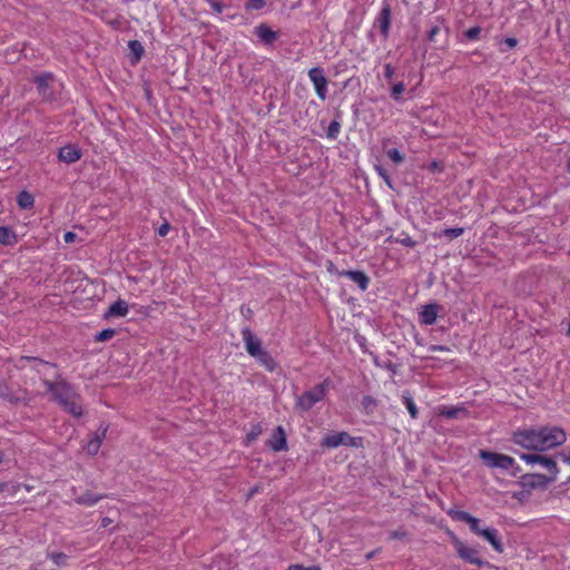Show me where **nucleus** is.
Instances as JSON below:
<instances>
[{
	"label": "nucleus",
	"mask_w": 570,
	"mask_h": 570,
	"mask_svg": "<svg viewBox=\"0 0 570 570\" xmlns=\"http://www.w3.org/2000/svg\"><path fill=\"white\" fill-rule=\"evenodd\" d=\"M262 433V426L256 424L252 428L250 432L247 434V441L252 442L257 439V436Z\"/></svg>",
	"instance_id": "obj_46"
},
{
	"label": "nucleus",
	"mask_w": 570,
	"mask_h": 570,
	"mask_svg": "<svg viewBox=\"0 0 570 570\" xmlns=\"http://www.w3.org/2000/svg\"><path fill=\"white\" fill-rule=\"evenodd\" d=\"M362 406L366 414H372L377 406V401L371 395H365L362 399Z\"/></svg>",
	"instance_id": "obj_30"
},
{
	"label": "nucleus",
	"mask_w": 570,
	"mask_h": 570,
	"mask_svg": "<svg viewBox=\"0 0 570 570\" xmlns=\"http://www.w3.org/2000/svg\"><path fill=\"white\" fill-rule=\"evenodd\" d=\"M127 313H128L127 302L119 298L109 306L108 311L105 314V317L108 318L110 316H126Z\"/></svg>",
	"instance_id": "obj_21"
},
{
	"label": "nucleus",
	"mask_w": 570,
	"mask_h": 570,
	"mask_svg": "<svg viewBox=\"0 0 570 570\" xmlns=\"http://www.w3.org/2000/svg\"><path fill=\"white\" fill-rule=\"evenodd\" d=\"M111 523H112V520L110 518H108V517H105V518L101 519L100 527L101 528H107Z\"/></svg>",
	"instance_id": "obj_57"
},
{
	"label": "nucleus",
	"mask_w": 570,
	"mask_h": 570,
	"mask_svg": "<svg viewBox=\"0 0 570 570\" xmlns=\"http://www.w3.org/2000/svg\"><path fill=\"white\" fill-rule=\"evenodd\" d=\"M208 2V4L210 6V8L216 12V13H222L223 12V9H224V4L218 1V0H206Z\"/></svg>",
	"instance_id": "obj_49"
},
{
	"label": "nucleus",
	"mask_w": 570,
	"mask_h": 570,
	"mask_svg": "<svg viewBox=\"0 0 570 570\" xmlns=\"http://www.w3.org/2000/svg\"><path fill=\"white\" fill-rule=\"evenodd\" d=\"M104 498H105L104 494H94L92 492L87 491L83 494L77 497L75 499V501L78 504L91 507V505H95L98 501H100Z\"/></svg>",
	"instance_id": "obj_25"
},
{
	"label": "nucleus",
	"mask_w": 570,
	"mask_h": 570,
	"mask_svg": "<svg viewBox=\"0 0 570 570\" xmlns=\"http://www.w3.org/2000/svg\"><path fill=\"white\" fill-rule=\"evenodd\" d=\"M390 539L410 541V532L406 529L401 527V528L390 532Z\"/></svg>",
	"instance_id": "obj_33"
},
{
	"label": "nucleus",
	"mask_w": 570,
	"mask_h": 570,
	"mask_svg": "<svg viewBox=\"0 0 570 570\" xmlns=\"http://www.w3.org/2000/svg\"><path fill=\"white\" fill-rule=\"evenodd\" d=\"M22 360L33 363L32 367L41 376L47 375V373L45 371L46 368H56V366H57L55 363H50V362L43 361L41 358L35 357V356H24V357H22Z\"/></svg>",
	"instance_id": "obj_22"
},
{
	"label": "nucleus",
	"mask_w": 570,
	"mask_h": 570,
	"mask_svg": "<svg viewBox=\"0 0 570 570\" xmlns=\"http://www.w3.org/2000/svg\"><path fill=\"white\" fill-rule=\"evenodd\" d=\"M48 558L57 566H65L68 560V556L63 552H49Z\"/></svg>",
	"instance_id": "obj_34"
},
{
	"label": "nucleus",
	"mask_w": 570,
	"mask_h": 570,
	"mask_svg": "<svg viewBox=\"0 0 570 570\" xmlns=\"http://www.w3.org/2000/svg\"><path fill=\"white\" fill-rule=\"evenodd\" d=\"M340 131H341V122L337 119H334L331 121V124L327 128L326 136L330 139H336Z\"/></svg>",
	"instance_id": "obj_32"
},
{
	"label": "nucleus",
	"mask_w": 570,
	"mask_h": 570,
	"mask_svg": "<svg viewBox=\"0 0 570 570\" xmlns=\"http://www.w3.org/2000/svg\"><path fill=\"white\" fill-rule=\"evenodd\" d=\"M308 78L312 81L315 92L321 100L327 98V85L328 79L325 77L324 69L322 67H313L308 70Z\"/></svg>",
	"instance_id": "obj_9"
},
{
	"label": "nucleus",
	"mask_w": 570,
	"mask_h": 570,
	"mask_svg": "<svg viewBox=\"0 0 570 570\" xmlns=\"http://www.w3.org/2000/svg\"><path fill=\"white\" fill-rule=\"evenodd\" d=\"M170 229V224L168 222H165L163 225L159 226L157 234L161 237L167 236Z\"/></svg>",
	"instance_id": "obj_51"
},
{
	"label": "nucleus",
	"mask_w": 570,
	"mask_h": 570,
	"mask_svg": "<svg viewBox=\"0 0 570 570\" xmlns=\"http://www.w3.org/2000/svg\"><path fill=\"white\" fill-rule=\"evenodd\" d=\"M464 233L462 227L445 228L441 235L448 237L450 240L460 237Z\"/></svg>",
	"instance_id": "obj_36"
},
{
	"label": "nucleus",
	"mask_w": 570,
	"mask_h": 570,
	"mask_svg": "<svg viewBox=\"0 0 570 570\" xmlns=\"http://www.w3.org/2000/svg\"><path fill=\"white\" fill-rule=\"evenodd\" d=\"M402 401L405 407L407 409L412 419H417L419 410L413 401L412 394L409 391H404L402 394Z\"/></svg>",
	"instance_id": "obj_29"
},
{
	"label": "nucleus",
	"mask_w": 570,
	"mask_h": 570,
	"mask_svg": "<svg viewBox=\"0 0 570 570\" xmlns=\"http://www.w3.org/2000/svg\"><path fill=\"white\" fill-rule=\"evenodd\" d=\"M454 520H458V521H462V522H469L470 519L473 517L471 515L469 512L466 511H462V510H456V511H451L449 513Z\"/></svg>",
	"instance_id": "obj_38"
},
{
	"label": "nucleus",
	"mask_w": 570,
	"mask_h": 570,
	"mask_svg": "<svg viewBox=\"0 0 570 570\" xmlns=\"http://www.w3.org/2000/svg\"><path fill=\"white\" fill-rule=\"evenodd\" d=\"M57 381L52 382L42 377V383L47 387V391L52 394L53 401H56L60 406L66 402L78 397V393L75 387L68 383L67 381L61 379L60 374L56 375Z\"/></svg>",
	"instance_id": "obj_2"
},
{
	"label": "nucleus",
	"mask_w": 570,
	"mask_h": 570,
	"mask_svg": "<svg viewBox=\"0 0 570 570\" xmlns=\"http://www.w3.org/2000/svg\"><path fill=\"white\" fill-rule=\"evenodd\" d=\"M452 543L455 548L458 557L464 560L465 562L475 564L478 567H483L488 564V562L480 557V551L476 548L466 546L455 535L452 537Z\"/></svg>",
	"instance_id": "obj_4"
},
{
	"label": "nucleus",
	"mask_w": 570,
	"mask_h": 570,
	"mask_svg": "<svg viewBox=\"0 0 570 570\" xmlns=\"http://www.w3.org/2000/svg\"><path fill=\"white\" fill-rule=\"evenodd\" d=\"M479 455L483 460L484 464L491 469L498 468L502 470H509L513 468L515 463L514 459L510 455L491 452L488 450H481Z\"/></svg>",
	"instance_id": "obj_6"
},
{
	"label": "nucleus",
	"mask_w": 570,
	"mask_h": 570,
	"mask_svg": "<svg viewBox=\"0 0 570 570\" xmlns=\"http://www.w3.org/2000/svg\"><path fill=\"white\" fill-rule=\"evenodd\" d=\"M375 170H376L377 175L384 180V183L390 188H393L392 178H391L390 174L387 173V170L379 165L375 166Z\"/></svg>",
	"instance_id": "obj_40"
},
{
	"label": "nucleus",
	"mask_w": 570,
	"mask_h": 570,
	"mask_svg": "<svg viewBox=\"0 0 570 570\" xmlns=\"http://www.w3.org/2000/svg\"><path fill=\"white\" fill-rule=\"evenodd\" d=\"M480 537H483L493 547L497 552H503V544L499 538L497 529L488 528L482 530Z\"/></svg>",
	"instance_id": "obj_18"
},
{
	"label": "nucleus",
	"mask_w": 570,
	"mask_h": 570,
	"mask_svg": "<svg viewBox=\"0 0 570 570\" xmlns=\"http://www.w3.org/2000/svg\"><path fill=\"white\" fill-rule=\"evenodd\" d=\"M254 357L262 366H264L269 372H273L277 366V363L275 362L273 356L269 354L268 351L264 348L258 355H255Z\"/></svg>",
	"instance_id": "obj_24"
},
{
	"label": "nucleus",
	"mask_w": 570,
	"mask_h": 570,
	"mask_svg": "<svg viewBox=\"0 0 570 570\" xmlns=\"http://www.w3.org/2000/svg\"><path fill=\"white\" fill-rule=\"evenodd\" d=\"M336 274L352 279L362 292L370 285V277L362 271H337Z\"/></svg>",
	"instance_id": "obj_14"
},
{
	"label": "nucleus",
	"mask_w": 570,
	"mask_h": 570,
	"mask_svg": "<svg viewBox=\"0 0 570 570\" xmlns=\"http://www.w3.org/2000/svg\"><path fill=\"white\" fill-rule=\"evenodd\" d=\"M559 455L562 458L563 462H566V463L570 464V454H569V455H566V454H559Z\"/></svg>",
	"instance_id": "obj_58"
},
{
	"label": "nucleus",
	"mask_w": 570,
	"mask_h": 570,
	"mask_svg": "<svg viewBox=\"0 0 570 570\" xmlns=\"http://www.w3.org/2000/svg\"><path fill=\"white\" fill-rule=\"evenodd\" d=\"M468 524L470 525V529H471V531H472L473 533H475V534H478V535H480V534H481V532H482V530H483V529H481V528H480V520H479L478 518L472 517V518L470 519V521L468 522Z\"/></svg>",
	"instance_id": "obj_42"
},
{
	"label": "nucleus",
	"mask_w": 570,
	"mask_h": 570,
	"mask_svg": "<svg viewBox=\"0 0 570 570\" xmlns=\"http://www.w3.org/2000/svg\"><path fill=\"white\" fill-rule=\"evenodd\" d=\"M328 379L315 385L313 389L305 391L296 400V407L303 412L311 410L317 402L322 401L326 395Z\"/></svg>",
	"instance_id": "obj_3"
},
{
	"label": "nucleus",
	"mask_w": 570,
	"mask_h": 570,
	"mask_svg": "<svg viewBox=\"0 0 570 570\" xmlns=\"http://www.w3.org/2000/svg\"><path fill=\"white\" fill-rule=\"evenodd\" d=\"M441 29L440 27L436 24V26H433L429 32H428V40L430 42H435L436 41V36L440 33Z\"/></svg>",
	"instance_id": "obj_48"
},
{
	"label": "nucleus",
	"mask_w": 570,
	"mask_h": 570,
	"mask_svg": "<svg viewBox=\"0 0 570 570\" xmlns=\"http://www.w3.org/2000/svg\"><path fill=\"white\" fill-rule=\"evenodd\" d=\"M242 336L245 343V348L250 356L254 357L262 352V342L253 334L249 327H244L242 330Z\"/></svg>",
	"instance_id": "obj_13"
},
{
	"label": "nucleus",
	"mask_w": 570,
	"mask_h": 570,
	"mask_svg": "<svg viewBox=\"0 0 570 570\" xmlns=\"http://www.w3.org/2000/svg\"><path fill=\"white\" fill-rule=\"evenodd\" d=\"M107 431H108V425H105L104 423L100 424V426L96 431L92 439H98V441H100V444H101L102 440L106 438Z\"/></svg>",
	"instance_id": "obj_45"
},
{
	"label": "nucleus",
	"mask_w": 570,
	"mask_h": 570,
	"mask_svg": "<svg viewBox=\"0 0 570 570\" xmlns=\"http://www.w3.org/2000/svg\"><path fill=\"white\" fill-rule=\"evenodd\" d=\"M77 235L72 232H67L65 235H63V239L66 243H72L75 239H76Z\"/></svg>",
	"instance_id": "obj_54"
},
{
	"label": "nucleus",
	"mask_w": 570,
	"mask_h": 570,
	"mask_svg": "<svg viewBox=\"0 0 570 570\" xmlns=\"http://www.w3.org/2000/svg\"><path fill=\"white\" fill-rule=\"evenodd\" d=\"M128 48L132 55V58H131L132 63H137L141 59L142 55L145 52L144 46L138 40H130L128 42Z\"/></svg>",
	"instance_id": "obj_28"
},
{
	"label": "nucleus",
	"mask_w": 570,
	"mask_h": 570,
	"mask_svg": "<svg viewBox=\"0 0 570 570\" xmlns=\"http://www.w3.org/2000/svg\"><path fill=\"white\" fill-rule=\"evenodd\" d=\"M287 570H322L320 566L304 567L303 564H291Z\"/></svg>",
	"instance_id": "obj_50"
},
{
	"label": "nucleus",
	"mask_w": 570,
	"mask_h": 570,
	"mask_svg": "<svg viewBox=\"0 0 570 570\" xmlns=\"http://www.w3.org/2000/svg\"><path fill=\"white\" fill-rule=\"evenodd\" d=\"M386 156L395 164H402L404 161V155L396 148L387 149Z\"/></svg>",
	"instance_id": "obj_37"
},
{
	"label": "nucleus",
	"mask_w": 570,
	"mask_h": 570,
	"mask_svg": "<svg viewBox=\"0 0 570 570\" xmlns=\"http://www.w3.org/2000/svg\"><path fill=\"white\" fill-rule=\"evenodd\" d=\"M566 432L558 426H542L539 429H523L513 432L512 441L528 450L543 452L563 444Z\"/></svg>",
	"instance_id": "obj_1"
},
{
	"label": "nucleus",
	"mask_w": 570,
	"mask_h": 570,
	"mask_svg": "<svg viewBox=\"0 0 570 570\" xmlns=\"http://www.w3.org/2000/svg\"><path fill=\"white\" fill-rule=\"evenodd\" d=\"M58 158L66 164H73L81 158V151L73 145H67L59 149Z\"/></svg>",
	"instance_id": "obj_16"
},
{
	"label": "nucleus",
	"mask_w": 570,
	"mask_h": 570,
	"mask_svg": "<svg viewBox=\"0 0 570 570\" xmlns=\"http://www.w3.org/2000/svg\"><path fill=\"white\" fill-rule=\"evenodd\" d=\"M429 169L431 171H442L443 166H442L441 161L433 160V161L430 163Z\"/></svg>",
	"instance_id": "obj_53"
},
{
	"label": "nucleus",
	"mask_w": 570,
	"mask_h": 570,
	"mask_svg": "<svg viewBox=\"0 0 570 570\" xmlns=\"http://www.w3.org/2000/svg\"><path fill=\"white\" fill-rule=\"evenodd\" d=\"M321 445L327 449L338 448L340 445L356 446V439L347 432H337L323 438Z\"/></svg>",
	"instance_id": "obj_10"
},
{
	"label": "nucleus",
	"mask_w": 570,
	"mask_h": 570,
	"mask_svg": "<svg viewBox=\"0 0 570 570\" xmlns=\"http://www.w3.org/2000/svg\"><path fill=\"white\" fill-rule=\"evenodd\" d=\"M512 469H513V471H512V475H513V476H517V475H518V473H519V472H521L520 466H514V465H513V468H512Z\"/></svg>",
	"instance_id": "obj_59"
},
{
	"label": "nucleus",
	"mask_w": 570,
	"mask_h": 570,
	"mask_svg": "<svg viewBox=\"0 0 570 570\" xmlns=\"http://www.w3.org/2000/svg\"><path fill=\"white\" fill-rule=\"evenodd\" d=\"M394 72H395V69H394V67L391 63H385L384 65V78L387 81H390V82L392 81Z\"/></svg>",
	"instance_id": "obj_47"
},
{
	"label": "nucleus",
	"mask_w": 570,
	"mask_h": 570,
	"mask_svg": "<svg viewBox=\"0 0 570 570\" xmlns=\"http://www.w3.org/2000/svg\"><path fill=\"white\" fill-rule=\"evenodd\" d=\"M266 4V0H248L246 8L250 10H259Z\"/></svg>",
	"instance_id": "obj_44"
},
{
	"label": "nucleus",
	"mask_w": 570,
	"mask_h": 570,
	"mask_svg": "<svg viewBox=\"0 0 570 570\" xmlns=\"http://www.w3.org/2000/svg\"><path fill=\"white\" fill-rule=\"evenodd\" d=\"M387 368H389L390 371H392L393 373H395V371H396V365H395V364L390 363V364L387 365Z\"/></svg>",
	"instance_id": "obj_60"
},
{
	"label": "nucleus",
	"mask_w": 570,
	"mask_h": 570,
	"mask_svg": "<svg viewBox=\"0 0 570 570\" xmlns=\"http://www.w3.org/2000/svg\"><path fill=\"white\" fill-rule=\"evenodd\" d=\"M469 412L464 406H442L439 415L446 419H459L462 415L468 416Z\"/></svg>",
	"instance_id": "obj_19"
},
{
	"label": "nucleus",
	"mask_w": 570,
	"mask_h": 570,
	"mask_svg": "<svg viewBox=\"0 0 570 570\" xmlns=\"http://www.w3.org/2000/svg\"><path fill=\"white\" fill-rule=\"evenodd\" d=\"M502 42H503L504 45H507L509 48H511V49H512V48L517 47V45H518V42H519V41H518V39H517V38H514V37H507V38H504V39L502 40Z\"/></svg>",
	"instance_id": "obj_52"
},
{
	"label": "nucleus",
	"mask_w": 570,
	"mask_h": 570,
	"mask_svg": "<svg viewBox=\"0 0 570 570\" xmlns=\"http://www.w3.org/2000/svg\"><path fill=\"white\" fill-rule=\"evenodd\" d=\"M404 90H405L404 83L403 82H397V83L392 86L391 97L394 100L399 101L401 99V96L404 92Z\"/></svg>",
	"instance_id": "obj_39"
},
{
	"label": "nucleus",
	"mask_w": 570,
	"mask_h": 570,
	"mask_svg": "<svg viewBox=\"0 0 570 570\" xmlns=\"http://www.w3.org/2000/svg\"><path fill=\"white\" fill-rule=\"evenodd\" d=\"M480 33H481V28L480 27H472V28L468 29L464 32L465 37L469 40H476V39H479Z\"/></svg>",
	"instance_id": "obj_43"
},
{
	"label": "nucleus",
	"mask_w": 570,
	"mask_h": 570,
	"mask_svg": "<svg viewBox=\"0 0 570 570\" xmlns=\"http://www.w3.org/2000/svg\"><path fill=\"white\" fill-rule=\"evenodd\" d=\"M116 335V330L114 328H105L101 332L97 333L95 336L96 342H105L111 340Z\"/></svg>",
	"instance_id": "obj_35"
},
{
	"label": "nucleus",
	"mask_w": 570,
	"mask_h": 570,
	"mask_svg": "<svg viewBox=\"0 0 570 570\" xmlns=\"http://www.w3.org/2000/svg\"><path fill=\"white\" fill-rule=\"evenodd\" d=\"M267 446L275 452L287 450L286 434L281 425L275 429L272 438L267 441Z\"/></svg>",
	"instance_id": "obj_15"
},
{
	"label": "nucleus",
	"mask_w": 570,
	"mask_h": 570,
	"mask_svg": "<svg viewBox=\"0 0 570 570\" xmlns=\"http://www.w3.org/2000/svg\"><path fill=\"white\" fill-rule=\"evenodd\" d=\"M100 441H98V439H91L88 443H87V446H86V450L87 452L90 454V455H96L100 449Z\"/></svg>",
	"instance_id": "obj_41"
},
{
	"label": "nucleus",
	"mask_w": 570,
	"mask_h": 570,
	"mask_svg": "<svg viewBox=\"0 0 570 570\" xmlns=\"http://www.w3.org/2000/svg\"><path fill=\"white\" fill-rule=\"evenodd\" d=\"M443 309V307L438 303H430L422 306L421 312L419 313V321L422 325H432L435 323L439 313Z\"/></svg>",
	"instance_id": "obj_12"
},
{
	"label": "nucleus",
	"mask_w": 570,
	"mask_h": 570,
	"mask_svg": "<svg viewBox=\"0 0 570 570\" xmlns=\"http://www.w3.org/2000/svg\"><path fill=\"white\" fill-rule=\"evenodd\" d=\"M17 203L21 209H30L33 207L35 197L29 191L22 190L17 196Z\"/></svg>",
	"instance_id": "obj_27"
},
{
	"label": "nucleus",
	"mask_w": 570,
	"mask_h": 570,
	"mask_svg": "<svg viewBox=\"0 0 570 570\" xmlns=\"http://www.w3.org/2000/svg\"><path fill=\"white\" fill-rule=\"evenodd\" d=\"M3 488H4V484H3V483H1V484H0V491H2V490H3Z\"/></svg>",
	"instance_id": "obj_63"
},
{
	"label": "nucleus",
	"mask_w": 570,
	"mask_h": 570,
	"mask_svg": "<svg viewBox=\"0 0 570 570\" xmlns=\"http://www.w3.org/2000/svg\"><path fill=\"white\" fill-rule=\"evenodd\" d=\"M0 399L6 400L11 404H28V400L26 397L13 395L10 387L4 382H0Z\"/></svg>",
	"instance_id": "obj_20"
},
{
	"label": "nucleus",
	"mask_w": 570,
	"mask_h": 570,
	"mask_svg": "<svg viewBox=\"0 0 570 570\" xmlns=\"http://www.w3.org/2000/svg\"><path fill=\"white\" fill-rule=\"evenodd\" d=\"M3 461V453L0 451V463Z\"/></svg>",
	"instance_id": "obj_61"
},
{
	"label": "nucleus",
	"mask_w": 570,
	"mask_h": 570,
	"mask_svg": "<svg viewBox=\"0 0 570 570\" xmlns=\"http://www.w3.org/2000/svg\"><path fill=\"white\" fill-rule=\"evenodd\" d=\"M557 479L553 475H546L541 473H525L520 476V485L530 492L535 489H547L549 484L553 483Z\"/></svg>",
	"instance_id": "obj_7"
},
{
	"label": "nucleus",
	"mask_w": 570,
	"mask_h": 570,
	"mask_svg": "<svg viewBox=\"0 0 570 570\" xmlns=\"http://www.w3.org/2000/svg\"><path fill=\"white\" fill-rule=\"evenodd\" d=\"M430 351L432 352H444V351H449V347L444 346V345H431L430 346Z\"/></svg>",
	"instance_id": "obj_56"
},
{
	"label": "nucleus",
	"mask_w": 570,
	"mask_h": 570,
	"mask_svg": "<svg viewBox=\"0 0 570 570\" xmlns=\"http://www.w3.org/2000/svg\"><path fill=\"white\" fill-rule=\"evenodd\" d=\"M520 458L528 464H539L548 473L546 475H553L557 479L559 469L556 460L552 456L541 453H522Z\"/></svg>",
	"instance_id": "obj_5"
},
{
	"label": "nucleus",
	"mask_w": 570,
	"mask_h": 570,
	"mask_svg": "<svg viewBox=\"0 0 570 570\" xmlns=\"http://www.w3.org/2000/svg\"><path fill=\"white\" fill-rule=\"evenodd\" d=\"M53 81H55V76L51 72H43V73L37 75L33 78V82L37 86V91L42 97V99L45 101L56 100V95L52 89Z\"/></svg>",
	"instance_id": "obj_8"
},
{
	"label": "nucleus",
	"mask_w": 570,
	"mask_h": 570,
	"mask_svg": "<svg viewBox=\"0 0 570 570\" xmlns=\"http://www.w3.org/2000/svg\"><path fill=\"white\" fill-rule=\"evenodd\" d=\"M18 242L16 233L8 226H0V244L13 245Z\"/></svg>",
	"instance_id": "obj_26"
},
{
	"label": "nucleus",
	"mask_w": 570,
	"mask_h": 570,
	"mask_svg": "<svg viewBox=\"0 0 570 570\" xmlns=\"http://www.w3.org/2000/svg\"><path fill=\"white\" fill-rule=\"evenodd\" d=\"M255 35L266 46H272L278 38V33L273 31L267 24L261 23L255 27Z\"/></svg>",
	"instance_id": "obj_17"
},
{
	"label": "nucleus",
	"mask_w": 570,
	"mask_h": 570,
	"mask_svg": "<svg viewBox=\"0 0 570 570\" xmlns=\"http://www.w3.org/2000/svg\"><path fill=\"white\" fill-rule=\"evenodd\" d=\"M568 171L570 174V159L568 160Z\"/></svg>",
	"instance_id": "obj_62"
},
{
	"label": "nucleus",
	"mask_w": 570,
	"mask_h": 570,
	"mask_svg": "<svg viewBox=\"0 0 570 570\" xmlns=\"http://www.w3.org/2000/svg\"><path fill=\"white\" fill-rule=\"evenodd\" d=\"M392 10L390 4L385 3L375 21V26L379 27L383 41L387 40L391 29Z\"/></svg>",
	"instance_id": "obj_11"
},
{
	"label": "nucleus",
	"mask_w": 570,
	"mask_h": 570,
	"mask_svg": "<svg viewBox=\"0 0 570 570\" xmlns=\"http://www.w3.org/2000/svg\"><path fill=\"white\" fill-rule=\"evenodd\" d=\"M240 312H242V314L244 315V317H246V318H248V320H249V318L252 317V315H253V311H252L249 307L242 306V307H240Z\"/></svg>",
	"instance_id": "obj_55"
},
{
	"label": "nucleus",
	"mask_w": 570,
	"mask_h": 570,
	"mask_svg": "<svg viewBox=\"0 0 570 570\" xmlns=\"http://www.w3.org/2000/svg\"><path fill=\"white\" fill-rule=\"evenodd\" d=\"M395 243L401 244L406 247L416 246L417 242L410 237L406 233L402 232L396 237L393 238Z\"/></svg>",
	"instance_id": "obj_31"
},
{
	"label": "nucleus",
	"mask_w": 570,
	"mask_h": 570,
	"mask_svg": "<svg viewBox=\"0 0 570 570\" xmlns=\"http://www.w3.org/2000/svg\"><path fill=\"white\" fill-rule=\"evenodd\" d=\"M61 406L66 412H68L69 414H71L75 417H80L83 413L79 394H78V397H75V399L66 402Z\"/></svg>",
	"instance_id": "obj_23"
}]
</instances>
